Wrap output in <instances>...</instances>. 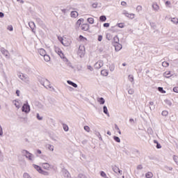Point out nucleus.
I'll use <instances>...</instances> for the list:
<instances>
[{
	"label": "nucleus",
	"mask_w": 178,
	"mask_h": 178,
	"mask_svg": "<svg viewBox=\"0 0 178 178\" xmlns=\"http://www.w3.org/2000/svg\"><path fill=\"white\" fill-rule=\"evenodd\" d=\"M30 105L29 104V102H26V103L24 104L22 107V111L24 112V113H30Z\"/></svg>",
	"instance_id": "obj_1"
},
{
	"label": "nucleus",
	"mask_w": 178,
	"mask_h": 178,
	"mask_svg": "<svg viewBox=\"0 0 178 178\" xmlns=\"http://www.w3.org/2000/svg\"><path fill=\"white\" fill-rule=\"evenodd\" d=\"M0 51L1 52L2 55L6 56V58H9V51L6 50L5 47L0 48Z\"/></svg>",
	"instance_id": "obj_2"
},
{
	"label": "nucleus",
	"mask_w": 178,
	"mask_h": 178,
	"mask_svg": "<svg viewBox=\"0 0 178 178\" xmlns=\"http://www.w3.org/2000/svg\"><path fill=\"white\" fill-rule=\"evenodd\" d=\"M21 80L22 81H24L26 84L30 83V79L29 78V76L27 74H22V78H21Z\"/></svg>",
	"instance_id": "obj_3"
},
{
	"label": "nucleus",
	"mask_w": 178,
	"mask_h": 178,
	"mask_svg": "<svg viewBox=\"0 0 178 178\" xmlns=\"http://www.w3.org/2000/svg\"><path fill=\"white\" fill-rule=\"evenodd\" d=\"M104 66V61L99 60L94 65L95 69H101Z\"/></svg>",
	"instance_id": "obj_4"
},
{
	"label": "nucleus",
	"mask_w": 178,
	"mask_h": 178,
	"mask_svg": "<svg viewBox=\"0 0 178 178\" xmlns=\"http://www.w3.org/2000/svg\"><path fill=\"white\" fill-rule=\"evenodd\" d=\"M23 152H26V158H27L29 161H33V154L30 153L29 151H24Z\"/></svg>",
	"instance_id": "obj_5"
},
{
	"label": "nucleus",
	"mask_w": 178,
	"mask_h": 178,
	"mask_svg": "<svg viewBox=\"0 0 178 178\" xmlns=\"http://www.w3.org/2000/svg\"><path fill=\"white\" fill-rule=\"evenodd\" d=\"M63 175L65 178H70V173L66 169L63 170Z\"/></svg>",
	"instance_id": "obj_6"
},
{
	"label": "nucleus",
	"mask_w": 178,
	"mask_h": 178,
	"mask_svg": "<svg viewBox=\"0 0 178 178\" xmlns=\"http://www.w3.org/2000/svg\"><path fill=\"white\" fill-rule=\"evenodd\" d=\"M152 8L154 9V10H155L156 12H158L159 10V6L158 5V3L156 2L153 3L152 4Z\"/></svg>",
	"instance_id": "obj_7"
},
{
	"label": "nucleus",
	"mask_w": 178,
	"mask_h": 178,
	"mask_svg": "<svg viewBox=\"0 0 178 178\" xmlns=\"http://www.w3.org/2000/svg\"><path fill=\"white\" fill-rule=\"evenodd\" d=\"M113 47H115L116 51H120V49H122V44H120V43H117V44H113Z\"/></svg>",
	"instance_id": "obj_8"
},
{
	"label": "nucleus",
	"mask_w": 178,
	"mask_h": 178,
	"mask_svg": "<svg viewBox=\"0 0 178 178\" xmlns=\"http://www.w3.org/2000/svg\"><path fill=\"white\" fill-rule=\"evenodd\" d=\"M116 44H119V37L118 35L113 38V42H112V45H116Z\"/></svg>",
	"instance_id": "obj_9"
},
{
	"label": "nucleus",
	"mask_w": 178,
	"mask_h": 178,
	"mask_svg": "<svg viewBox=\"0 0 178 178\" xmlns=\"http://www.w3.org/2000/svg\"><path fill=\"white\" fill-rule=\"evenodd\" d=\"M81 29L84 31H87L88 30V29H90V25H88V24H83L81 26Z\"/></svg>",
	"instance_id": "obj_10"
},
{
	"label": "nucleus",
	"mask_w": 178,
	"mask_h": 178,
	"mask_svg": "<svg viewBox=\"0 0 178 178\" xmlns=\"http://www.w3.org/2000/svg\"><path fill=\"white\" fill-rule=\"evenodd\" d=\"M67 84H69L70 86H72V87H74V88H77L78 86L76 85V83L72 81H67Z\"/></svg>",
	"instance_id": "obj_11"
},
{
	"label": "nucleus",
	"mask_w": 178,
	"mask_h": 178,
	"mask_svg": "<svg viewBox=\"0 0 178 178\" xmlns=\"http://www.w3.org/2000/svg\"><path fill=\"white\" fill-rule=\"evenodd\" d=\"M163 77H165L166 79H170V77H172V74H170V71H166L163 73Z\"/></svg>",
	"instance_id": "obj_12"
},
{
	"label": "nucleus",
	"mask_w": 178,
	"mask_h": 178,
	"mask_svg": "<svg viewBox=\"0 0 178 178\" xmlns=\"http://www.w3.org/2000/svg\"><path fill=\"white\" fill-rule=\"evenodd\" d=\"M38 53L40 54V55H41V56H44L47 54V51H45V49H40L38 50Z\"/></svg>",
	"instance_id": "obj_13"
},
{
	"label": "nucleus",
	"mask_w": 178,
	"mask_h": 178,
	"mask_svg": "<svg viewBox=\"0 0 178 178\" xmlns=\"http://www.w3.org/2000/svg\"><path fill=\"white\" fill-rule=\"evenodd\" d=\"M103 112L105 113V115H107V116L109 118V112L108 111V107L106 106H103Z\"/></svg>",
	"instance_id": "obj_14"
},
{
	"label": "nucleus",
	"mask_w": 178,
	"mask_h": 178,
	"mask_svg": "<svg viewBox=\"0 0 178 178\" xmlns=\"http://www.w3.org/2000/svg\"><path fill=\"white\" fill-rule=\"evenodd\" d=\"M149 108L150 111H154L155 109V105H154V102H150L149 103Z\"/></svg>",
	"instance_id": "obj_15"
},
{
	"label": "nucleus",
	"mask_w": 178,
	"mask_h": 178,
	"mask_svg": "<svg viewBox=\"0 0 178 178\" xmlns=\"http://www.w3.org/2000/svg\"><path fill=\"white\" fill-rule=\"evenodd\" d=\"M33 167L37 171H38L39 173H40V172H42V168H41V167H40L39 165L33 164Z\"/></svg>",
	"instance_id": "obj_16"
},
{
	"label": "nucleus",
	"mask_w": 178,
	"mask_h": 178,
	"mask_svg": "<svg viewBox=\"0 0 178 178\" xmlns=\"http://www.w3.org/2000/svg\"><path fill=\"white\" fill-rule=\"evenodd\" d=\"M54 51L58 54V55H59V54H62V50L58 47H54Z\"/></svg>",
	"instance_id": "obj_17"
},
{
	"label": "nucleus",
	"mask_w": 178,
	"mask_h": 178,
	"mask_svg": "<svg viewBox=\"0 0 178 178\" xmlns=\"http://www.w3.org/2000/svg\"><path fill=\"white\" fill-rule=\"evenodd\" d=\"M77 16H79V13H77L76 11H72L71 12V17H77Z\"/></svg>",
	"instance_id": "obj_18"
},
{
	"label": "nucleus",
	"mask_w": 178,
	"mask_h": 178,
	"mask_svg": "<svg viewBox=\"0 0 178 178\" xmlns=\"http://www.w3.org/2000/svg\"><path fill=\"white\" fill-rule=\"evenodd\" d=\"M97 101L99 102L100 105H104V104H105V99H104V97H99Z\"/></svg>",
	"instance_id": "obj_19"
},
{
	"label": "nucleus",
	"mask_w": 178,
	"mask_h": 178,
	"mask_svg": "<svg viewBox=\"0 0 178 178\" xmlns=\"http://www.w3.org/2000/svg\"><path fill=\"white\" fill-rule=\"evenodd\" d=\"M127 17H130V19H134V14H129V13L126 12L124 13Z\"/></svg>",
	"instance_id": "obj_20"
},
{
	"label": "nucleus",
	"mask_w": 178,
	"mask_h": 178,
	"mask_svg": "<svg viewBox=\"0 0 178 178\" xmlns=\"http://www.w3.org/2000/svg\"><path fill=\"white\" fill-rule=\"evenodd\" d=\"M44 86H47V87H49V88H52V87L51 86V82H49V81L47 79L44 81Z\"/></svg>",
	"instance_id": "obj_21"
},
{
	"label": "nucleus",
	"mask_w": 178,
	"mask_h": 178,
	"mask_svg": "<svg viewBox=\"0 0 178 178\" xmlns=\"http://www.w3.org/2000/svg\"><path fill=\"white\" fill-rule=\"evenodd\" d=\"M46 79H45V78H41L40 79H39V81H40V84H42V86H43L44 87H47L45 86V80Z\"/></svg>",
	"instance_id": "obj_22"
},
{
	"label": "nucleus",
	"mask_w": 178,
	"mask_h": 178,
	"mask_svg": "<svg viewBox=\"0 0 178 178\" xmlns=\"http://www.w3.org/2000/svg\"><path fill=\"white\" fill-rule=\"evenodd\" d=\"M36 22L40 26H42L44 24V22H42V19L41 18H36Z\"/></svg>",
	"instance_id": "obj_23"
},
{
	"label": "nucleus",
	"mask_w": 178,
	"mask_h": 178,
	"mask_svg": "<svg viewBox=\"0 0 178 178\" xmlns=\"http://www.w3.org/2000/svg\"><path fill=\"white\" fill-rule=\"evenodd\" d=\"M19 119H21V122L22 123H27V121L29 120V118H27V117H25V118L19 117Z\"/></svg>",
	"instance_id": "obj_24"
},
{
	"label": "nucleus",
	"mask_w": 178,
	"mask_h": 178,
	"mask_svg": "<svg viewBox=\"0 0 178 178\" xmlns=\"http://www.w3.org/2000/svg\"><path fill=\"white\" fill-rule=\"evenodd\" d=\"M108 70H102L101 71V75H102V76H108Z\"/></svg>",
	"instance_id": "obj_25"
},
{
	"label": "nucleus",
	"mask_w": 178,
	"mask_h": 178,
	"mask_svg": "<svg viewBox=\"0 0 178 178\" xmlns=\"http://www.w3.org/2000/svg\"><path fill=\"white\" fill-rule=\"evenodd\" d=\"M43 57H44L45 62H49V60H51V57H49V55H48V54L43 56Z\"/></svg>",
	"instance_id": "obj_26"
},
{
	"label": "nucleus",
	"mask_w": 178,
	"mask_h": 178,
	"mask_svg": "<svg viewBox=\"0 0 178 178\" xmlns=\"http://www.w3.org/2000/svg\"><path fill=\"white\" fill-rule=\"evenodd\" d=\"M42 166L44 169H46L47 170H48V169L50 168L51 165L48 163H44Z\"/></svg>",
	"instance_id": "obj_27"
},
{
	"label": "nucleus",
	"mask_w": 178,
	"mask_h": 178,
	"mask_svg": "<svg viewBox=\"0 0 178 178\" xmlns=\"http://www.w3.org/2000/svg\"><path fill=\"white\" fill-rule=\"evenodd\" d=\"M112 169H113V172H115V173H118V172H119V168H118V166H116V165H113L112 166Z\"/></svg>",
	"instance_id": "obj_28"
},
{
	"label": "nucleus",
	"mask_w": 178,
	"mask_h": 178,
	"mask_svg": "<svg viewBox=\"0 0 178 178\" xmlns=\"http://www.w3.org/2000/svg\"><path fill=\"white\" fill-rule=\"evenodd\" d=\"M99 21L100 22H106V16L105 15H101L99 17Z\"/></svg>",
	"instance_id": "obj_29"
},
{
	"label": "nucleus",
	"mask_w": 178,
	"mask_h": 178,
	"mask_svg": "<svg viewBox=\"0 0 178 178\" xmlns=\"http://www.w3.org/2000/svg\"><path fill=\"white\" fill-rule=\"evenodd\" d=\"M158 90L159 91V92H161L162 94L166 93V91L165 90H163V88H162V87H159Z\"/></svg>",
	"instance_id": "obj_30"
},
{
	"label": "nucleus",
	"mask_w": 178,
	"mask_h": 178,
	"mask_svg": "<svg viewBox=\"0 0 178 178\" xmlns=\"http://www.w3.org/2000/svg\"><path fill=\"white\" fill-rule=\"evenodd\" d=\"M152 176H154V175L151 172H149L146 173V175H145V177H147V178H152Z\"/></svg>",
	"instance_id": "obj_31"
},
{
	"label": "nucleus",
	"mask_w": 178,
	"mask_h": 178,
	"mask_svg": "<svg viewBox=\"0 0 178 178\" xmlns=\"http://www.w3.org/2000/svg\"><path fill=\"white\" fill-rule=\"evenodd\" d=\"M87 20L90 23V24H94V18L89 17V18H88Z\"/></svg>",
	"instance_id": "obj_32"
},
{
	"label": "nucleus",
	"mask_w": 178,
	"mask_h": 178,
	"mask_svg": "<svg viewBox=\"0 0 178 178\" xmlns=\"http://www.w3.org/2000/svg\"><path fill=\"white\" fill-rule=\"evenodd\" d=\"M113 140H114L116 143H120V138H119L118 136H113Z\"/></svg>",
	"instance_id": "obj_33"
},
{
	"label": "nucleus",
	"mask_w": 178,
	"mask_h": 178,
	"mask_svg": "<svg viewBox=\"0 0 178 178\" xmlns=\"http://www.w3.org/2000/svg\"><path fill=\"white\" fill-rule=\"evenodd\" d=\"M164 102L166 104V105H168V106H172V102L169 99H165Z\"/></svg>",
	"instance_id": "obj_34"
},
{
	"label": "nucleus",
	"mask_w": 178,
	"mask_h": 178,
	"mask_svg": "<svg viewBox=\"0 0 178 178\" xmlns=\"http://www.w3.org/2000/svg\"><path fill=\"white\" fill-rule=\"evenodd\" d=\"M41 175H44V176H49V172H48L47 171H44L43 170H42V172H40Z\"/></svg>",
	"instance_id": "obj_35"
},
{
	"label": "nucleus",
	"mask_w": 178,
	"mask_h": 178,
	"mask_svg": "<svg viewBox=\"0 0 178 178\" xmlns=\"http://www.w3.org/2000/svg\"><path fill=\"white\" fill-rule=\"evenodd\" d=\"M128 79L131 81V83H133V81H134V76H133V75H129Z\"/></svg>",
	"instance_id": "obj_36"
},
{
	"label": "nucleus",
	"mask_w": 178,
	"mask_h": 178,
	"mask_svg": "<svg viewBox=\"0 0 178 178\" xmlns=\"http://www.w3.org/2000/svg\"><path fill=\"white\" fill-rule=\"evenodd\" d=\"M171 22H172V23H174V24H178V19L174 17L171 19Z\"/></svg>",
	"instance_id": "obj_37"
},
{
	"label": "nucleus",
	"mask_w": 178,
	"mask_h": 178,
	"mask_svg": "<svg viewBox=\"0 0 178 178\" xmlns=\"http://www.w3.org/2000/svg\"><path fill=\"white\" fill-rule=\"evenodd\" d=\"M161 115L162 116H168V115H169V112H168V111H163Z\"/></svg>",
	"instance_id": "obj_38"
},
{
	"label": "nucleus",
	"mask_w": 178,
	"mask_h": 178,
	"mask_svg": "<svg viewBox=\"0 0 178 178\" xmlns=\"http://www.w3.org/2000/svg\"><path fill=\"white\" fill-rule=\"evenodd\" d=\"M84 131H87V133H90V127L86 125L83 127Z\"/></svg>",
	"instance_id": "obj_39"
},
{
	"label": "nucleus",
	"mask_w": 178,
	"mask_h": 178,
	"mask_svg": "<svg viewBox=\"0 0 178 178\" xmlns=\"http://www.w3.org/2000/svg\"><path fill=\"white\" fill-rule=\"evenodd\" d=\"M106 39H107L108 41H111V40H112V35H111V33H107V34H106Z\"/></svg>",
	"instance_id": "obj_40"
},
{
	"label": "nucleus",
	"mask_w": 178,
	"mask_h": 178,
	"mask_svg": "<svg viewBox=\"0 0 178 178\" xmlns=\"http://www.w3.org/2000/svg\"><path fill=\"white\" fill-rule=\"evenodd\" d=\"M173 159H174L175 163H177V165H178V156H176V155H174L173 156Z\"/></svg>",
	"instance_id": "obj_41"
},
{
	"label": "nucleus",
	"mask_w": 178,
	"mask_h": 178,
	"mask_svg": "<svg viewBox=\"0 0 178 178\" xmlns=\"http://www.w3.org/2000/svg\"><path fill=\"white\" fill-rule=\"evenodd\" d=\"M162 66H163V67H168V66H169V63L164 61L162 63Z\"/></svg>",
	"instance_id": "obj_42"
},
{
	"label": "nucleus",
	"mask_w": 178,
	"mask_h": 178,
	"mask_svg": "<svg viewBox=\"0 0 178 178\" xmlns=\"http://www.w3.org/2000/svg\"><path fill=\"white\" fill-rule=\"evenodd\" d=\"M64 131H69V127L67 124H63Z\"/></svg>",
	"instance_id": "obj_43"
},
{
	"label": "nucleus",
	"mask_w": 178,
	"mask_h": 178,
	"mask_svg": "<svg viewBox=\"0 0 178 178\" xmlns=\"http://www.w3.org/2000/svg\"><path fill=\"white\" fill-rule=\"evenodd\" d=\"M23 177L24 178H31V177H30V175H29V173H27V172L24 173Z\"/></svg>",
	"instance_id": "obj_44"
},
{
	"label": "nucleus",
	"mask_w": 178,
	"mask_h": 178,
	"mask_svg": "<svg viewBox=\"0 0 178 178\" xmlns=\"http://www.w3.org/2000/svg\"><path fill=\"white\" fill-rule=\"evenodd\" d=\"M124 24H123V23H118V24H117V26H118V27H119L120 29H123L124 27Z\"/></svg>",
	"instance_id": "obj_45"
},
{
	"label": "nucleus",
	"mask_w": 178,
	"mask_h": 178,
	"mask_svg": "<svg viewBox=\"0 0 178 178\" xmlns=\"http://www.w3.org/2000/svg\"><path fill=\"white\" fill-rule=\"evenodd\" d=\"M47 148L49 149V151H54V145H48Z\"/></svg>",
	"instance_id": "obj_46"
},
{
	"label": "nucleus",
	"mask_w": 178,
	"mask_h": 178,
	"mask_svg": "<svg viewBox=\"0 0 178 178\" xmlns=\"http://www.w3.org/2000/svg\"><path fill=\"white\" fill-rule=\"evenodd\" d=\"M100 176H102V177H106V173H105L104 171H101Z\"/></svg>",
	"instance_id": "obj_47"
},
{
	"label": "nucleus",
	"mask_w": 178,
	"mask_h": 178,
	"mask_svg": "<svg viewBox=\"0 0 178 178\" xmlns=\"http://www.w3.org/2000/svg\"><path fill=\"white\" fill-rule=\"evenodd\" d=\"M128 93L130 95H133V94H134V89H129L128 90Z\"/></svg>",
	"instance_id": "obj_48"
},
{
	"label": "nucleus",
	"mask_w": 178,
	"mask_h": 178,
	"mask_svg": "<svg viewBox=\"0 0 178 178\" xmlns=\"http://www.w3.org/2000/svg\"><path fill=\"white\" fill-rule=\"evenodd\" d=\"M36 118L38 120H42V117L40 116V113L36 114Z\"/></svg>",
	"instance_id": "obj_49"
},
{
	"label": "nucleus",
	"mask_w": 178,
	"mask_h": 178,
	"mask_svg": "<svg viewBox=\"0 0 178 178\" xmlns=\"http://www.w3.org/2000/svg\"><path fill=\"white\" fill-rule=\"evenodd\" d=\"M31 26H33V27H35V24H34V22H30L29 23V26L31 27L32 31H33L34 29H33V27H31Z\"/></svg>",
	"instance_id": "obj_50"
},
{
	"label": "nucleus",
	"mask_w": 178,
	"mask_h": 178,
	"mask_svg": "<svg viewBox=\"0 0 178 178\" xmlns=\"http://www.w3.org/2000/svg\"><path fill=\"white\" fill-rule=\"evenodd\" d=\"M109 69L111 72H113V70H115V65H110Z\"/></svg>",
	"instance_id": "obj_51"
},
{
	"label": "nucleus",
	"mask_w": 178,
	"mask_h": 178,
	"mask_svg": "<svg viewBox=\"0 0 178 178\" xmlns=\"http://www.w3.org/2000/svg\"><path fill=\"white\" fill-rule=\"evenodd\" d=\"M142 9H143V6H138L136 7V10H138V12H140V10H142Z\"/></svg>",
	"instance_id": "obj_52"
},
{
	"label": "nucleus",
	"mask_w": 178,
	"mask_h": 178,
	"mask_svg": "<svg viewBox=\"0 0 178 178\" xmlns=\"http://www.w3.org/2000/svg\"><path fill=\"white\" fill-rule=\"evenodd\" d=\"M7 29L9 31H13V26L12 25L8 26Z\"/></svg>",
	"instance_id": "obj_53"
},
{
	"label": "nucleus",
	"mask_w": 178,
	"mask_h": 178,
	"mask_svg": "<svg viewBox=\"0 0 178 178\" xmlns=\"http://www.w3.org/2000/svg\"><path fill=\"white\" fill-rule=\"evenodd\" d=\"M58 55L61 58V59H63L65 58V54H63V51H61V53H60Z\"/></svg>",
	"instance_id": "obj_54"
},
{
	"label": "nucleus",
	"mask_w": 178,
	"mask_h": 178,
	"mask_svg": "<svg viewBox=\"0 0 178 178\" xmlns=\"http://www.w3.org/2000/svg\"><path fill=\"white\" fill-rule=\"evenodd\" d=\"M136 169L138 170H141L143 169V165L140 164L137 166Z\"/></svg>",
	"instance_id": "obj_55"
},
{
	"label": "nucleus",
	"mask_w": 178,
	"mask_h": 178,
	"mask_svg": "<svg viewBox=\"0 0 178 178\" xmlns=\"http://www.w3.org/2000/svg\"><path fill=\"white\" fill-rule=\"evenodd\" d=\"M67 66H69L70 67H71L72 69H74V67H73V65H72V63L70 62H67Z\"/></svg>",
	"instance_id": "obj_56"
},
{
	"label": "nucleus",
	"mask_w": 178,
	"mask_h": 178,
	"mask_svg": "<svg viewBox=\"0 0 178 178\" xmlns=\"http://www.w3.org/2000/svg\"><path fill=\"white\" fill-rule=\"evenodd\" d=\"M81 20H84V19H79L77 22H76V24H78L79 26H80L81 24Z\"/></svg>",
	"instance_id": "obj_57"
},
{
	"label": "nucleus",
	"mask_w": 178,
	"mask_h": 178,
	"mask_svg": "<svg viewBox=\"0 0 178 178\" xmlns=\"http://www.w3.org/2000/svg\"><path fill=\"white\" fill-rule=\"evenodd\" d=\"M78 178H87V177H86V175H84L83 174H79L78 175Z\"/></svg>",
	"instance_id": "obj_58"
},
{
	"label": "nucleus",
	"mask_w": 178,
	"mask_h": 178,
	"mask_svg": "<svg viewBox=\"0 0 178 178\" xmlns=\"http://www.w3.org/2000/svg\"><path fill=\"white\" fill-rule=\"evenodd\" d=\"M156 147L157 149H161V148H162V145H161L159 143L156 144Z\"/></svg>",
	"instance_id": "obj_59"
},
{
	"label": "nucleus",
	"mask_w": 178,
	"mask_h": 178,
	"mask_svg": "<svg viewBox=\"0 0 178 178\" xmlns=\"http://www.w3.org/2000/svg\"><path fill=\"white\" fill-rule=\"evenodd\" d=\"M97 40H98V41H99V42L102 41V35H99Z\"/></svg>",
	"instance_id": "obj_60"
},
{
	"label": "nucleus",
	"mask_w": 178,
	"mask_h": 178,
	"mask_svg": "<svg viewBox=\"0 0 178 178\" xmlns=\"http://www.w3.org/2000/svg\"><path fill=\"white\" fill-rule=\"evenodd\" d=\"M88 70L90 72H92L94 70V68H92L91 65H88Z\"/></svg>",
	"instance_id": "obj_61"
},
{
	"label": "nucleus",
	"mask_w": 178,
	"mask_h": 178,
	"mask_svg": "<svg viewBox=\"0 0 178 178\" xmlns=\"http://www.w3.org/2000/svg\"><path fill=\"white\" fill-rule=\"evenodd\" d=\"M129 123H131V124H134V119L130 118L129 119Z\"/></svg>",
	"instance_id": "obj_62"
},
{
	"label": "nucleus",
	"mask_w": 178,
	"mask_h": 178,
	"mask_svg": "<svg viewBox=\"0 0 178 178\" xmlns=\"http://www.w3.org/2000/svg\"><path fill=\"white\" fill-rule=\"evenodd\" d=\"M173 91H174V92H178V87H175L173 88Z\"/></svg>",
	"instance_id": "obj_63"
},
{
	"label": "nucleus",
	"mask_w": 178,
	"mask_h": 178,
	"mask_svg": "<svg viewBox=\"0 0 178 178\" xmlns=\"http://www.w3.org/2000/svg\"><path fill=\"white\" fill-rule=\"evenodd\" d=\"M103 26L104 27H109V23H104Z\"/></svg>",
	"instance_id": "obj_64"
}]
</instances>
